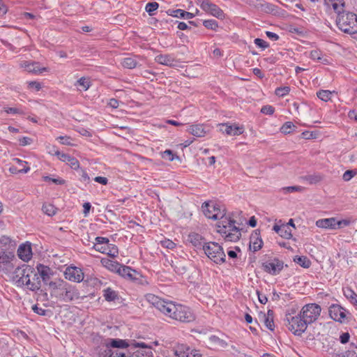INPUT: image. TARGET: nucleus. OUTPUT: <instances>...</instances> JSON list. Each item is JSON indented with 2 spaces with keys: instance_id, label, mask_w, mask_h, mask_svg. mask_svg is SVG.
Here are the masks:
<instances>
[{
  "instance_id": "obj_1",
  "label": "nucleus",
  "mask_w": 357,
  "mask_h": 357,
  "mask_svg": "<svg viewBox=\"0 0 357 357\" xmlns=\"http://www.w3.org/2000/svg\"><path fill=\"white\" fill-rule=\"evenodd\" d=\"M9 277L17 287L32 291L38 290L41 286L40 276L33 268L26 264L17 267Z\"/></svg>"
},
{
  "instance_id": "obj_2",
  "label": "nucleus",
  "mask_w": 357,
  "mask_h": 357,
  "mask_svg": "<svg viewBox=\"0 0 357 357\" xmlns=\"http://www.w3.org/2000/svg\"><path fill=\"white\" fill-rule=\"evenodd\" d=\"M48 287L51 297L60 301L68 303L80 298L77 288L63 280L50 282Z\"/></svg>"
},
{
  "instance_id": "obj_3",
  "label": "nucleus",
  "mask_w": 357,
  "mask_h": 357,
  "mask_svg": "<svg viewBox=\"0 0 357 357\" xmlns=\"http://www.w3.org/2000/svg\"><path fill=\"white\" fill-rule=\"evenodd\" d=\"M217 232L228 242H236L241 236L237 222L230 215H225L217 222Z\"/></svg>"
},
{
  "instance_id": "obj_4",
  "label": "nucleus",
  "mask_w": 357,
  "mask_h": 357,
  "mask_svg": "<svg viewBox=\"0 0 357 357\" xmlns=\"http://www.w3.org/2000/svg\"><path fill=\"white\" fill-rule=\"evenodd\" d=\"M167 305L164 314L170 318L181 322H190L195 319V315L188 307L171 301Z\"/></svg>"
},
{
  "instance_id": "obj_5",
  "label": "nucleus",
  "mask_w": 357,
  "mask_h": 357,
  "mask_svg": "<svg viewBox=\"0 0 357 357\" xmlns=\"http://www.w3.org/2000/svg\"><path fill=\"white\" fill-rule=\"evenodd\" d=\"M337 27L348 34L357 33V15L351 12L339 13L337 20Z\"/></svg>"
},
{
  "instance_id": "obj_6",
  "label": "nucleus",
  "mask_w": 357,
  "mask_h": 357,
  "mask_svg": "<svg viewBox=\"0 0 357 357\" xmlns=\"http://www.w3.org/2000/svg\"><path fill=\"white\" fill-rule=\"evenodd\" d=\"M206 255L214 263L221 264L225 261L226 255L222 246L215 242H207L203 245Z\"/></svg>"
},
{
  "instance_id": "obj_7",
  "label": "nucleus",
  "mask_w": 357,
  "mask_h": 357,
  "mask_svg": "<svg viewBox=\"0 0 357 357\" xmlns=\"http://www.w3.org/2000/svg\"><path fill=\"white\" fill-rule=\"evenodd\" d=\"M93 248L102 254L107 255L111 258H116L119 254V249L114 244L110 243L109 240L105 237L98 236L95 238Z\"/></svg>"
},
{
  "instance_id": "obj_8",
  "label": "nucleus",
  "mask_w": 357,
  "mask_h": 357,
  "mask_svg": "<svg viewBox=\"0 0 357 357\" xmlns=\"http://www.w3.org/2000/svg\"><path fill=\"white\" fill-rule=\"evenodd\" d=\"M151 354V351L146 354L137 351L132 357H153ZM98 357H131V356L128 351L113 350L111 347L107 346L100 349Z\"/></svg>"
},
{
  "instance_id": "obj_9",
  "label": "nucleus",
  "mask_w": 357,
  "mask_h": 357,
  "mask_svg": "<svg viewBox=\"0 0 357 357\" xmlns=\"http://www.w3.org/2000/svg\"><path fill=\"white\" fill-rule=\"evenodd\" d=\"M321 309V307L316 303H310L304 305L300 314L303 319L308 324L315 321L320 315Z\"/></svg>"
},
{
  "instance_id": "obj_10",
  "label": "nucleus",
  "mask_w": 357,
  "mask_h": 357,
  "mask_svg": "<svg viewBox=\"0 0 357 357\" xmlns=\"http://www.w3.org/2000/svg\"><path fill=\"white\" fill-rule=\"evenodd\" d=\"M204 215L212 220H221L226 214L220 206L213 202H204L202 206Z\"/></svg>"
},
{
  "instance_id": "obj_11",
  "label": "nucleus",
  "mask_w": 357,
  "mask_h": 357,
  "mask_svg": "<svg viewBox=\"0 0 357 357\" xmlns=\"http://www.w3.org/2000/svg\"><path fill=\"white\" fill-rule=\"evenodd\" d=\"M289 329L295 335L302 334L307 328L308 324L299 314L295 317H287Z\"/></svg>"
},
{
  "instance_id": "obj_12",
  "label": "nucleus",
  "mask_w": 357,
  "mask_h": 357,
  "mask_svg": "<svg viewBox=\"0 0 357 357\" xmlns=\"http://www.w3.org/2000/svg\"><path fill=\"white\" fill-rule=\"evenodd\" d=\"M349 221L347 220H337L335 218L319 219L316 221L317 227L326 229H338L349 225Z\"/></svg>"
},
{
  "instance_id": "obj_13",
  "label": "nucleus",
  "mask_w": 357,
  "mask_h": 357,
  "mask_svg": "<svg viewBox=\"0 0 357 357\" xmlns=\"http://www.w3.org/2000/svg\"><path fill=\"white\" fill-rule=\"evenodd\" d=\"M198 4L208 15L220 20H223L225 17L223 10L210 0H201Z\"/></svg>"
},
{
  "instance_id": "obj_14",
  "label": "nucleus",
  "mask_w": 357,
  "mask_h": 357,
  "mask_svg": "<svg viewBox=\"0 0 357 357\" xmlns=\"http://www.w3.org/2000/svg\"><path fill=\"white\" fill-rule=\"evenodd\" d=\"M14 259L15 255L13 253L5 251L0 252V273L10 275L14 268L13 264Z\"/></svg>"
},
{
  "instance_id": "obj_15",
  "label": "nucleus",
  "mask_w": 357,
  "mask_h": 357,
  "mask_svg": "<svg viewBox=\"0 0 357 357\" xmlns=\"http://www.w3.org/2000/svg\"><path fill=\"white\" fill-rule=\"evenodd\" d=\"M109 346L116 350L128 351L126 349L130 347L148 348L144 342H135L134 340H126L121 339H111Z\"/></svg>"
},
{
  "instance_id": "obj_16",
  "label": "nucleus",
  "mask_w": 357,
  "mask_h": 357,
  "mask_svg": "<svg viewBox=\"0 0 357 357\" xmlns=\"http://www.w3.org/2000/svg\"><path fill=\"white\" fill-rule=\"evenodd\" d=\"M175 357H202L198 350L190 348L183 344H178L172 348Z\"/></svg>"
},
{
  "instance_id": "obj_17",
  "label": "nucleus",
  "mask_w": 357,
  "mask_h": 357,
  "mask_svg": "<svg viewBox=\"0 0 357 357\" xmlns=\"http://www.w3.org/2000/svg\"><path fill=\"white\" fill-rule=\"evenodd\" d=\"M65 278L72 282H80L84 280L82 270L76 266H69L64 272Z\"/></svg>"
},
{
  "instance_id": "obj_18",
  "label": "nucleus",
  "mask_w": 357,
  "mask_h": 357,
  "mask_svg": "<svg viewBox=\"0 0 357 357\" xmlns=\"http://www.w3.org/2000/svg\"><path fill=\"white\" fill-rule=\"evenodd\" d=\"M218 126L220 127V132L230 136L240 135L244 132L243 126H240L236 123H220Z\"/></svg>"
},
{
  "instance_id": "obj_19",
  "label": "nucleus",
  "mask_w": 357,
  "mask_h": 357,
  "mask_svg": "<svg viewBox=\"0 0 357 357\" xmlns=\"http://www.w3.org/2000/svg\"><path fill=\"white\" fill-rule=\"evenodd\" d=\"M20 68H24L28 73L33 74H41L43 72L47 71V68L40 67L38 62H31L28 61H21L19 63Z\"/></svg>"
},
{
  "instance_id": "obj_20",
  "label": "nucleus",
  "mask_w": 357,
  "mask_h": 357,
  "mask_svg": "<svg viewBox=\"0 0 357 357\" xmlns=\"http://www.w3.org/2000/svg\"><path fill=\"white\" fill-rule=\"evenodd\" d=\"M211 130L210 127L206 124H192L187 128V132L196 137H203Z\"/></svg>"
},
{
  "instance_id": "obj_21",
  "label": "nucleus",
  "mask_w": 357,
  "mask_h": 357,
  "mask_svg": "<svg viewBox=\"0 0 357 357\" xmlns=\"http://www.w3.org/2000/svg\"><path fill=\"white\" fill-rule=\"evenodd\" d=\"M329 314L333 320L342 323L346 318V310L340 305L333 304L329 307Z\"/></svg>"
},
{
  "instance_id": "obj_22",
  "label": "nucleus",
  "mask_w": 357,
  "mask_h": 357,
  "mask_svg": "<svg viewBox=\"0 0 357 357\" xmlns=\"http://www.w3.org/2000/svg\"><path fill=\"white\" fill-rule=\"evenodd\" d=\"M17 256L23 261H30L33 256L31 243L26 242L21 244L17 249Z\"/></svg>"
},
{
  "instance_id": "obj_23",
  "label": "nucleus",
  "mask_w": 357,
  "mask_h": 357,
  "mask_svg": "<svg viewBox=\"0 0 357 357\" xmlns=\"http://www.w3.org/2000/svg\"><path fill=\"white\" fill-rule=\"evenodd\" d=\"M264 270L273 275L278 274L283 268V262L278 260L274 259L271 261H267L264 264Z\"/></svg>"
},
{
  "instance_id": "obj_24",
  "label": "nucleus",
  "mask_w": 357,
  "mask_h": 357,
  "mask_svg": "<svg viewBox=\"0 0 357 357\" xmlns=\"http://www.w3.org/2000/svg\"><path fill=\"white\" fill-rule=\"evenodd\" d=\"M146 300L152 305L158 309L163 314L166 310L167 304L169 303V301H165L160 298L152 294H148L146 295Z\"/></svg>"
},
{
  "instance_id": "obj_25",
  "label": "nucleus",
  "mask_w": 357,
  "mask_h": 357,
  "mask_svg": "<svg viewBox=\"0 0 357 357\" xmlns=\"http://www.w3.org/2000/svg\"><path fill=\"white\" fill-rule=\"evenodd\" d=\"M54 154L56 155L60 160L66 162L72 169H77L79 168V163L75 158L61 153L58 150H56Z\"/></svg>"
},
{
  "instance_id": "obj_26",
  "label": "nucleus",
  "mask_w": 357,
  "mask_h": 357,
  "mask_svg": "<svg viewBox=\"0 0 357 357\" xmlns=\"http://www.w3.org/2000/svg\"><path fill=\"white\" fill-rule=\"evenodd\" d=\"M324 3L328 9H333L337 15L343 12L344 7V0H324Z\"/></svg>"
},
{
  "instance_id": "obj_27",
  "label": "nucleus",
  "mask_w": 357,
  "mask_h": 357,
  "mask_svg": "<svg viewBox=\"0 0 357 357\" xmlns=\"http://www.w3.org/2000/svg\"><path fill=\"white\" fill-rule=\"evenodd\" d=\"M167 13L169 16H172L174 17H177V18H181V19H184V20H190V19H192L195 16V15L194 13L187 12L182 9H176V10L169 9L167 11Z\"/></svg>"
},
{
  "instance_id": "obj_28",
  "label": "nucleus",
  "mask_w": 357,
  "mask_h": 357,
  "mask_svg": "<svg viewBox=\"0 0 357 357\" xmlns=\"http://www.w3.org/2000/svg\"><path fill=\"white\" fill-rule=\"evenodd\" d=\"M252 4L255 8L266 13H273L275 10V6L270 3L262 1L261 0H252Z\"/></svg>"
},
{
  "instance_id": "obj_29",
  "label": "nucleus",
  "mask_w": 357,
  "mask_h": 357,
  "mask_svg": "<svg viewBox=\"0 0 357 357\" xmlns=\"http://www.w3.org/2000/svg\"><path fill=\"white\" fill-rule=\"evenodd\" d=\"M121 276L130 280H137V272L129 266L120 265L117 272Z\"/></svg>"
},
{
  "instance_id": "obj_30",
  "label": "nucleus",
  "mask_w": 357,
  "mask_h": 357,
  "mask_svg": "<svg viewBox=\"0 0 357 357\" xmlns=\"http://www.w3.org/2000/svg\"><path fill=\"white\" fill-rule=\"evenodd\" d=\"M273 230L284 238L289 239L292 237V231L288 225H275Z\"/></svg>"
},
{
  "instance_id": "obj_31",
  "label": "nucleus",
  "mask_w": 357,
  "mask_h": 357,
  "mask_svg": "<svg viewBox=\"0 0 357 357\" xmlns=\"http://www.w3.org/2000/svg\"><path fill=\"white\" fill-rule=\"evenodd\" d=\"M37 271L38 275L40 276L43 281L48 284V280L50 278L51 275L52 274V270L47 266H44L43 264H39L37 266Z\"/></svg>"
},
{
  "instance_id": "obj_32",
  "label": "nucleus",
  "mask_w": 357,
  "mask_h": 357,
  "mask_svg": "<svg viewBox=\"0 0 357 357\" xmlns=\"http://www.w3.org/2000/svg\"><path fill=\"white\" fill-rule=\"evenodd\" d=\"M263 245L261 238L257 233L252 234L250 240V249L253 252L259 250Z\"/></svg>"
},
{
  "instance_id": "obj_33",
  "label": "nucleus",
  "mask_w": 357,
  "mask_h": 357,
  "mask_svg": "<svg viewBox=\"0 0 357 357\" xmlns=\"http://www.w3.org/2000/svg\"><path fill=\"white\" fill-rule=\"evenodd\" d=\"M208 343L215 349L226 348L228 345L225 340L220 339L216 335H211L208 337Z\"/></svg>"
},
{
  "instance_id": "obj_34",
  "label": "nucleus",
  "mask_w": 357,
  "mask_h": 357,
  "mask_svg": "<svg viewBox=\"0 0 357 357\" xmlns=\"http://www.w3.org/2000/svg\"><path fill=\"white\" fill-rule=\"evenodd\" d=\"M100 262H101L102 265L104 267H105L107 269H108L110 271L115 272V273L117 272V271L121 265L117 261L111 260L107 258H102L100 260Z\"/></svg>"
},
{
  "instance_id": "obj_35",
  "label": "nucleus",
  "mask_w": 357,
  "mask_h": 357,
  "mask_svg": "<svg viewBox=\"0 0 357 357\" xmlns=\"http://www.w3.org/2000/svg\"><path fill=\"white\" fill-rule=\"evenodd\" d=\"M155 60L157 63L165 66H172L174 62V57L169 54L158 55Z\"/></svg>"
},
{
  "instance_id": "obj_36",
  "label": "nucleus",
  "mask_w": 357,
  "mask_h": 357,
  "mask_svg": "<svg viewBox=\"0 0 357 357\" xmlns=\"http://www.w3.org/2000/svg\"><path fill=\"white\" fill-rule=\"evenodd\" d=\"M102 296L105 301L108 302L114 301L119 299V294L110 287H107L102 291Z\"/></svg>"
},
{
  "instance_id": "obj_37",
  "label": "nucleus",
  "mask_w": 357,
  "mask_h": 357,
  "mask_svg": "<svg viewBox=\"0 0 357 357\" xmlns=\"http://www.w3.org/2000/svg\"><path fill=\"white\" fill-rule=\"evenodd\" d=\"M121 64L126 68L132 69L137 67L138 61L136 56H128L123 58Z\"/></svg>"
},
{
  "instance_id": "obj_38",
  "label": "nucleus",
  "mask_w": 357,
  "mask_h": 357,
  "mask_svg": "<svg viewBox=\"0 0 357 357\" xmlns=\"http://www.w3.org/2000/svg\"><path fill=\"white\" fill-rule=\"evenodd\" d=\"M344 296L350 301L351 303L357 305V294L349 287L343 289Z\"/></svg>"
},
{
  "instance_id": "obj_39",
  "label": "nucleus",
  "mask_w": 357,
  "mask_h": 357,
  "mask_svg": "<svg viewBox=\"0 0 357 357\" xmlns=\"http://www.w3.org/2000/svg\"><path fill=\"white\" fill-rule=\"evenodd\" d=\"M190 241L195 246H202L205 242H204V239L202 236L198 234L193 233L189 235Z\"/></svg>"
},
{
  "instance_id": "obj_40",
  "label": "nucleus",
  "mask_w": 357,
  "mask_h": 357,
  "mask_svg": "<svg viewBox=\"0 0 357 357\" xmlns=\"http://www.w3.org/2000/svg\"><path fill=\"white\" fill-rule=\"evenodd\" d=\"M91 84V79L89 77H83L77 81L76 86H80L84 91H86L89 89Z\"/></svg>"
},
{
  "instance_id": "obj_41",
  "label": "nucleus",
  "mask_w": 357,
  "mask_h": 357,
  "mask_svg": "<svg viewBox=\"0 0 357 357\" xmlns=\"http://www.w3.org/2000/svg\"><path fill=\"white\" fill-rule=\"evenodd\" d=\"M44 213L47 214L49 216H52L56 213V208L50 203L44 204L42 208Z\"/></svg>"
},
{
  "instance_id": "obj_42",
  "label": "nucleus",
  "mask_w": 357,
  "mask_h": 357,
  "mask_svg": "<svg viewBox=\"0 0 357 357\" xmlns=\"http://www.w3.org/2000/svg\"><path fill=\"white\" fill-rule=\"evenodd\" d=\"M322 176L318 174L307 175L303 177V179L307 181L310 184H316L320 182L322 180Z\"/></svg>"
},
{
  "instance_id": "obj_43",
  "label": "nucleus",
  "mask_w": 357,
  "mask_h": 357,
  "mask_svg": "<svg viewBox=\"0 0 357 357\" xmlns=\"http://www.w3.org/2000/svg\"><path fill=\"white\" fill-rule=\"evenodd\" d=\"M294 261L303 268H308L310 266V261L306 257L296 256Z\"/></svg>"
},
{
  "instance_id": "obj_44",
  "label": "nucleus",
  "mask_w": 357,
  "mask_h": 357,
  "mask_svg": "<svg viewBox=\"0 0 357 357\" xmlns=\"http://www.w3.org/2000/svg\"><path fill=\"white\" fill-rule=\"evenodd\" d=\"M203 25L208 29L216 31L218 29V23L215 20H206L203 21Z\"/></svg>"
},
{
  "instance_id": "obj_45",
  "label": "nucleus",
  "mask_w": 357,
  "mask_h": 357,
  "mask_svg": "<svg viewBox=\"0 0 357 357\" xmlns=\"http://www.w3.org/2000/svg\"><path fill=\"white\" fill-rule=\"evenodd\" d=\"M295 128L296 126L292 122L287 121L282 125V126L280 128V130L282 133L289 134Z\"/></svg>"
},
{
  "instance_id": "obj_46",
  "label": "nucleus",
  "mask_w": 357,
  "mask_h": 357,
  "mask_svg": "<svg viewBox=\"0 0 357 357\" xmlns=\"http://www.w3.org/2000/svg\"><path fill=\"white\" fill-rule=\"evenodd\" d=\"M331 91L328 90H321L317 93V97L325 102H327L331 99Z\"/></svg>"
},
{
  "instance_id": "obj_47",
  "label": "nucleus",
  "mask_w": 357,
  "mask_h": 357,
  "mask_svg": "<svg viewBox=\"0 0 357 357\" xmlns=\"http://www.w3.org/2000/svg\"><path fill=\"white\" fill-rule=\"evenodd\" d=\"M158 7L159 4L157 2H149L146 5L145 10L149 15L152 16Z\"/></svg>"
},
{
  "instance_id": "obj_48",
  "label": "nucleus",
  "mask_w": 357,
  "mask_h": 357,
  "mask_svg": "<svg viewBox=\"0 0 357 357\" xmlns=\"http://www.w3.org/2000/svg\"><path fill=\"white\" fill-rule=\"evenodd\" d=\"M3 111L7 114H23L24 112L18 107H4Z\"/></svg>"
},
{
  "instance_id": "obj_49",
  "label": "nucleus",
  "mask_w": 357,
  "mask_h": 357,
  "mask_svg": "<svg viewBox=\"0 0 357 357\" xmlns=\"http://www.w3.org/2000/svg\"><path fill=\"white\" fill-rule=\"evenodd\" d=\"M290 91L289 87L284 86V87H280L276 89L275 90V94L278 96L283 97L289 93Z\"/></svg>"
},
{
  "instance_id": "obj_50",
  "label": "nucleus",
  "mask_w": 357,
  "mask_h": 357,
  "mask_svg": "<svg viewBox=\"0 0 357 357\" xmlns=\"http://www.w3.org/2000/svg\"><path fill=\"white\" fill-rule=\"evenodd\" d=\"M254 43L257 47L262 50H265L269 46V44L266 41L261 38H255Z\"/></svg>"
},
{
  "instance_id": "obj_51",
  "label": "nucleus",
  "mask_w": 357,
  "mask_h": 357,
  "mask_svg": "<svg viewBox=\"0 0 357 357\" xmlns=\"http://www.w3.org/2000/svg\"><path fill=\"white\" fill-rule=\"evenodd\" d=\"M28 87L31 90L38 91L41 89V84L38 82L31 81L28 82Z\"/></svg>"
},
{
  "instance_id": "obj_52",
  "label": "nucleus",
  "mask_w": 357,
  "mask_h": 357,
  "mask_svg": "<svg viewBox=\"0 0 357 357\" xmlns=\"http://www.w3.org/2000/svg\"><path fill=\"white\" fill-rule=\"evenodd\" d=\"M322 54L319 50H312L310 52V57L313 60L321 61L322 59Z\"/></svg>"
},
{
  "instance_id": "obj_53",
  "label": "nucleus",
  "mask_w": 357,
  "mask_h": 357,
  "mask_svg": "<svg viewBox=\"0 0 357 357\" xmlns=\"http://www.w3.org/2000/svg\"><path fill=\"white\" fill-rule=\"evenodd\" d=\"M161 245L162 247L169 250H172L176 247V244L169 239H165L164 241H162Z\"/></svg>"
},
{
  "instance_id": "obj_54",
  "label": "nucleus",
  "mask_w": 357,
  "mask_h": 357,
  "mask_svg": "<svg viewBox=\"0 0 357 357\" xmlns=\"http://www.w3.org/2000/svg\"><path fill=\"white\" fill-rule=\"evenodd\" d=\"M356 172L354 170H347L342 176V178L345 181H350L355 175Z\"/></svg>"
},
{
  "instance_id": "obj_55",
  "label": "nucleus",
  "mask_w": 357,
  "mask_h": 357,
  "mask_svg": "<svg viewBox=\"0 0 357 357\" xmlns=\"http://www.w3.org/2000/svg\"><path fill=\"white\" fill-rule=\"evenodd\" d=\"M29 170H30V167H29L22 168L21 169H17V168L15 167H10L9 168V171L12 174H17V173H24V174H26V173L29 172Z\"/></svg>"
},
{
  "instance_id": "obj_56",
  "label": "nucleus",
  "mask_w": 357,
  "mask_h": 357,
  "mask_svg": "<svg viewBox=\"0 0 357 357\" xmlns=\"http://www.w3.org/2000/svg\"><path fill=\"white\" fill-rule=\"evenodd\" d=\"M303 190V188L301 186H289L283 188V190L285 192H294L296 191L301 192Z\"/></svg>"
},
{
  "instance_id": "obj_57",
  "label": "nucleus",
  "mask_w": 357,
  "mask_h": 357,
  "mask_svg": "<svg viewBox=\"0 0 357 357\" xmlns=\"http://www.w3.org/2000/svg\"><path fill=\"white\" fill-rule=\"evenodd\" d=\"M275 109L271 105H265L261 107V112L264 114H273L274 113Z\"/></svg>"
},
{
  "instance_id": "obj_58",
  "label": "nucleus",
  "mask_w": 357,
  "mask_h": 357,
  "mask_svg": "<svg viewBox=\"0 0 357 357\" xmlns=\"http://www.w3.org/2000/svg\"><path fill=\"white\" fill-rule=\"evenodd\" d=\"M162 156L164 159L168 160L169 161H173L174 154L172 151L170 150H166L162 153Z\"/></svg>"
},
{
  "instance_id": "obj_59",
  "label": "nucleus",
  "mask_w": 357,
  "mask_h": 357,
  "mask_svg": "<svg viewBox=\"0 0 357 357\" xmlns=\"http://www.w3.org/2000/svg\"><path fill=\"white\" fill-rule=\"evenodd\" d=\"M59 140L60 143L65 145H72L71 139L67 136H60L57 138Z\"/></svg>"
},
{
  "instance_id": "obj_60",
  "label": "nucleus",
  "mask_w": 357,
  "mask_h": 357,
  "mask_svg": "<svg viewBox=\"0 0 357 357\" xmlns=\"http://www.w3.org/2000/svg\"><path fill=\"white\" fill-rule=\"evenodd\" d=\"M265 325L271 331L274 329V322L273 319H271L268 316L265 319Z\"/></svg>"
},
{
  "instance_id": "obj_61",
  "label": "nucleus",
  "mask_w": 357,
  "mask_h": 357,
  "mask_svg": "<svg viewBox=\"0 0 357 357\" xmlns=\"http://www.w3.org/2000/svg\"><path fill=\"white\" fill-rule=\"evenodd\" d=\"M350 335L349 333H343L340 336V341L342 344H346L349 342Z\"/></svg>"
},
{
  "instance_id": "obj_62",
  "label": "nucleus",
  "mask_w": 357,
  "mask_h": 357,
  "mask_svg": "<svg viewBox=\"0 0 357 357\" xmlns=\"http://www.w3.org/2000/svg\"><path fill=\"white\" fill-rule=\"evenodd\" d=\"M257 294L258 300L261 304H266L267 303L268 298L265 294L260 293L259 291H257Z\"/></svg>"
},
{
  "instance_id": "obj_63",
  "label": "nucleus",
  "mask_w": 357,
  "mask_h": 357,
  "mask_svg": "<svg viewBox=\"0 0 357 357\" xmlns=\"http://www.w3.org/2000/svg\"><path fill=\"white\" fill-rule=\"evenodd\" d=\"M20 144L22 146H26L29 145L32 142V140L31 138L27 137H23L19 139Z\"/></svg>"
},
{
  "instance_id": "obj_64",
  "label": "nucleus",
  "mask_w": 357,
  "mask_h": 357,
  "mask_svg": "<svg viewBox=\"0 0 357 357\" xmlns=\"http://www.w3.org/2000/svg\"><path fill=\"white\" fill-rule=\"evenodd\" d=\"M80 176H81V178H80L81 181L84 182V183H89L90 177L88 175V174L86 173V172H85L84 170H82Z\"/></svg>"
}]
</instances>
